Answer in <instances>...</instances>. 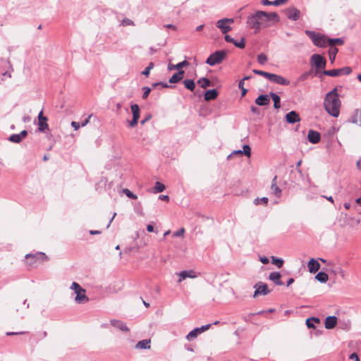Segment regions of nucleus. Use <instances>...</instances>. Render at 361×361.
Returning <instances> with one entry per match:
<instances>
[{"instance_id": "nucleus-1", "label": "nucleus", "mask_w": 361, "mask_h": 361, "mask_svg": "<svg viewBox=\"0 0 361 361\" xmlns=\"http://www.w3.org/2000/svg\"><path fill=\"white\" fill-rule=\"evenodd\" d=\"M279 20V16L275 12L267 13L259 11L250 15L247 17L246 23L249 28L255 29V32L257 33L262 27L268 26L269 21L278 22Z\"/></svg>"}, {"instance_id": "nucleus-2", "label": "nucleus", "mask_w": 361, "mask_h": 361, "mask_svg": "<svg viewBox=\"0 0 361 361\" xmlns=\"http://www.w3.org/2000/svg\"><path fill=\"white\" fill-rule=\"evenodd\" d=\"M342 86H336L326 94L324 99V107L326 111L333 117L337 118L340 114L341 102L338 94Z\"/></svg>"}, {"instance_id": "nucleus-3", "label": "nucleus", "mask_w": 361, "mask_h": 361, "mask_svg": "<svg viewBox=\"0 0 361 361\" xmlns=\"http://www.w3.org/2000/svg\"><path fill=\"white\" fill-rule=\"evenodd\" d=\"M305 34L311 39L315 46L326 47L328 45L329 39L325 35L311 30H305Z\"/></svg>"}, {"instance_id": "nucleus-4", "label": "nucleus", "mask_w": 361, "mask_h": 361, "mask_svg": "<svg viewBox=\"0 0 361 361\" xmlns=\"http://www.w3.org/2000/svg\"><path fill=\"white\" fill-rule=\"evenodd\" d=\"M71 289L73 290L76 296L75 301L78 304H84L89 301V298L86 296V290L82 288L80 284L76 282H73L71 286Z\"/></svg>"}, {"instance_id": "nucleus-5", "label": "nucleus", "mask_w": 361, "mask_h": 361, "mask_svg": "<svg viewBox=\"0 0 361 361\" xmlns=\"http://www.w3.org/2000/svg\"><path fill=\"white\" fill-rule=\"evenodd\" d=\"M226 52L225 50H218L209 56L206 60V63L214 66L221 63L226 58Z\"/></svg>"}, {"instance_id": "nucleus-6", "label": "nucleus", "mask_w": 361, "mask_h": 361, "mask_svg": "<svg viewBox=\"0 0 361 361\" xmlns=\"http://www.w3.org/2000/svg\"><path fill=\"white\" fill-rule=\"evenodd\" d=\"M234 22L233 18H222L219 20L216 23V26L221 30V32L223 34H226L230 30H231V27L230 26V24L233 23Z\"/></svg>"}, {"instance_id": "nucleus-7", "label": "nucleus", "mask_w": 361, "mask_h": 361, "mask_svg": "<svg viewBox=\"0 0 361 361\" xmlns=\"http://www.w3.org/2000/svg\"><path fill=\"white\" fill-rule=\"evenodd\" d=\"M212 326L211 324L203 325L201 327H197L192 330L188 333V334L186 336V339L189 341H192L195 340L198 335L201 334L204 331L208 330L210 326Z\"/></svg>"}, {"instance_id": "nucleus-8", "label": "nucleus", "mask_w": 361, "mask_h": 361, "mask_svg": "<svg viewBox=\"0 0 361 361\" xmlns=\"http://www.w3.org/2000/svg\"><path fill=\"white\" fill-rule=\"evenodd\" d=\"M254 288H255V291L253 295L254 298L257 297L258 295H266L270 293V290L267 288V284L262 282L257 283L254 286Z\"/></svg>"}, {"instance_id": "nucleus-9", "label": "nucleus", "mask_w": 361, "mask_h": 361, "mask_svg": "<svg viewBox=\"0 0 361 361\" xmlns=\"http://www.w3.org/2000/svg\"><path fill=\"white\" fill-rule=\"evenodd\" d=\"M47 117L43 115V111H41L38 114V130L44 133L49 130V125L47 123Z\"/></svg>"}, {"instance_id": "nucleus-10", "label": "nucleus", "mask_w": 361, "mask_h": 361, "mask_svg": "<svg viewBox=\"0 0 361 361\" xmlns=\"http://www.w3.org/2000/svg\"><path fill=\"white\" fill-rule=\"evenodd\" d=\"M267 79L269 80L271 82L279 85H288L290 84V80L282 77L281 75H279L274 73H269Z\"/></svg>"}, {"instance_id": "nucleus-11", "label": "nucleus", "mask_w": 361, "mask_h": 361, "mask_svg": "<svg viewBox=\"0 0 361 361\" xmlns=\"http://www.w3.org/2000/svg\"><path fill=\"white\" fill-rule=\"evenodd\" d=\"M311 63L317 68H324L326 66V59L319 54H313L311 56Z\"/></svg>"}, {"instance_id": "nucleus-12", "label": "nucleus", "mask_w": 361, "mask_h": 361, "mask_svg": "<svg viewBox=\"0 0 361 361\" xmlns=\"http://www.w3.org/2000/svg\"><path fill=\"white\" fill-rule=\"evenodd\" d=\"M287 18L290 20L296 21L300 18V11L295 7H290L286 11Z\"/></svg>"}, {"instance_id": "nucleus-13", "label": "nucleus", "mask_w": 361, "mask_h": 361, "mask_svg": "<svg viewBox=\"0 0 361 361\" xmlns=\"http://www.w3.org/2000/svg\"><path fill=\"white\" fill-rule=\"evenodd\" d=\"M179 279L178 280V283L182 282L183 280H185L187 278L190 279H195L197 277V274L195 271L192 269L190 270H186V271H182L178 274Z\"/></svg>"}, {"instance_id": "nucleus-14", "label": "nucleus", "mask_w": 361, "mask_h": 361, "mask_svg": "<svg viewBox=\"0 0 361 361\" xmlns=\"http://www.w3.org/2000/svg\"><path fill=\"white\" fill-rule=\"evenodd\" d=\"M27 135V131L22 130L18 134H13L8 137V140L14 143H20Z\"/></svg>"}, {"instance_id": "nucleus-15", "label": "nucleus", "mask_w": 361, "mask_h": 361, "mask_svg": "<svg viewBox=\"0 0 361 361\" xmlns=\"http://www.w3.org/2000/svg\"><path fill=\"white\" fill-rule=\"evenodd\" d=\"M307 138L310 142L317 144L320 141L321 135L317 131L310 130L308 132Z\"/></svg>"}, {"instance_id": "nucleus-16", "label": "nucleus", "mask_w": 361, "mask_h": 361, "mask_svg": "<svg viewBox=\"0 0 361 361\" xmlns=\"http://www.w3.org/2000/svg\"><path fill=\"white\" fill-rule=\"evenodd\" d=\"M276 179H277V176H275L271 181V185L270 187V192L271 194L274 195L276 197H280L281 196L282 191L277 186Z\"/></svg>"}, {"instance_id": "nucleus-17", "label": "nucleus", "mask_w": 361, "mask_h": 361, "mask_svg": "<svg viewBox=\"0 0 361 361\" xmlns=\"http://www.w3.org/2000/svg\"><path fill=\"white\" fill-rule=\"evenodd\" d=\"M286 121L288 123L293 124L300 121V116L295 111H291L286 115Z\"/></svg>"}, {"instance_id": "nucleus-18", "label": "nucleus", "mask_w": 361, "mask_h": 361, "mask_svg": "<svg viewBox=\"0 0 361 361\" xmlns=\"http://www.w3.org/2000/svg\"><path fill=\"white\" fill-rule=\"evenodd\" d=\"M337 324V317L336 316H328L325 319L324 326L326 329H331Z\"/></svg>"}, {"instance_id": "nucleus-19", "label": "nucleus", "mask_w": 361, "mask_h": 361, "mask_svg": "<svg viewBox=\"0 0 361 361\" xmlns=\"http://www.w3.org/2000/svg\"><path fill=\"white\" fill-rule=\"evenodd\" d=\"M255 102L259 106H267L270 103L269 95L260 94L257 98L255 99Z\"/></svg>"}, {"instance_id": "nucleus-20", "label": "nucleus", "mask_w": 361, "mask_h": 361, "mask_svg": "<svg viewBox=\"0 0 361 361\" xmlns=\"http://www.w3.org/2000/svg\"><path fill=\"white\" fill-rule=\"evenodd\" d=\"M188 65H189V63L186 60H184L183 61H181L177 64L169 63L168 65V70L169 71L178 70V71H183L182 68L185 66H188Z\"/></svg>"}, {"instance_id": "nucleus-21", "label": "nucleus", "mask_w": 361, "mask_h": 361, "mask_svg": "<svg viewBox=\"0 0 361 361\" xmlns=\"http://www.w3.org/2000/svg\"><path fill=\"white\" fill-rule=\"evenodd\" d=\"M310 273H316L320 268L319 263L314 259H311L307 264Z\"/></svg>"}, {"instance_id": "nucleus-22", "label": "nucleus", "mask_w": 361, "mask_h": 361, "mask_svg": "<svg viewBox=\"0 0 361 361\" xmlns=\"http://www.w3.org/2000/svg\"><path fill=\"white\" fill-rule=\"evenodd\" d=\"M111 324L117 328V329H119L120 330H121L122 331H125V332H128L129 331V329L127 327V326L123 323L121 321H119V320H116V319H113V320H111Z\"/></svg>"}, {"instance_id": "nucleus-23", "label": "nucleus", "mask_w": 361, "mask_h": 361, "mask_svg": "<svg viewBox=\"0 0 361 361\" xmlns=\"http://www.w3.org/2000/svg\"><path fill=\"white\" fill-rule=\"evenodd\" d=\"M184 73V71H179L176 72L169 78V82L170 83H177L180 82L183 78Z\"/></svg>"}, {"instance_id": "nucleus-24", "label": "nucleus", "mask_w": 361, "mask_h": 361, "mask_svg": "<svg viewBox=\"0 0 361 361\" xmlns=\"http://www.w3.org/2000/svg\"><path fill=\"white\" fill-rule=\"evenodd\" d=\"M218 96V92L215 89L209 90L204 93V100L210 101L215 99Z\"/></svg>"}, {"instance_id": "nucleus-25", "label": "nucleus", "mask_w": 361, "mask_h": 361, "mask_svg": "<svg viewBox=\"0 0 361 361\" xmlns=\"http://www.w3.org/2000/svg\"><path fill=\"white\" fill-rule=\"evenodd\" d=\"M269 279L272 281L276 285L281 286L283 284L281 280V274L279 272H271L269 274Z\"/></svg>"}, {"instance_id": "nucleus-26", "label": "nucleus", "mask_w": 361, "mask_h": 361, "mask_svg": "<svg viewBox=\"0 0 361 361\" xmlns=\"http://www.w3.org/2000/svg\"><path fill=\"white\" fill-rule=\"evenodd\" d=\"M135 348L137 349H149L150 348V340L149 339H144L140 341L135 345Z\"/></svg>"}, {"instance_id": "nucleus-27", "label": "nucleus", "mask_w": 361, "mask_h": 361, "mask_svg": "<svg viewBox=\"0 0 361 361\" xmlns=\"http://www.w3.org/2000/svg\"><path fill=\"white\" fill-rule=\"evenodd\" d=\"M320 319L317 317H310L306 319V325L309 329H314V324H319Z\"/></svg>"}, {"instance_id": "nucleus-28", "label": "nucleus", "mask_w": 361, "mask_h": 361, "mask_svg": "<svg viewBox=\"0 0 361 361\" xmlns=\"http://www.w3.org/2000/svg\"><path fill=\"white\" fill-rule=\"evenodd\" d=\"M269 96L274 101V107L276 109H279L281 107L280 97L274 92H270Z\"/></svg>"}, {"instance_id": "nucleus-29", "label": "nucleus", "mask_w": 361, "mask_h": 361, "mask_svg": "<svg viewBox=\"0 0 361 361\" xmlns=\"http://www.w3.org/2000/svg\"><path fill=\"white\" fill-rule=\"evenodd\" d=\"M324 74L331 77L341 75V68L324 71Z\"/></svg>"}, {"instance_id": "nucleus-30", "label": "nucleus", "mask_w": 361, "mask_h": 361, "mask_svg": "<svg viewBox=\"0 0 361 361\" xmlns=\"http://www.w3.org/2000/svg\"><path fill=\"white\" fill-rule=\"evenodd\" d=\"M315 279L321 283H326L329 279V276L327 274L320 271L315 276Z\"/></svg>"}, {"instance_id": "nucleus-31", "label": "nucleus", "mask_w": 361, "mask_h": 361, "mask_svg": "<svg viewBox=\"0 0 361 361\" xmlns=\"http://www.w3.org/2000/svg\"><path fill=\"white\" fill-rule=\"evenodd\" d=\"M197 83L202 88H207L212 85L211 81L207 78H201L197 80Z\"/></svg>"}, {"instance_id": "nucleus-32", "label": "nucleus", "mask_w": 361, "mask_h": 361, "mask_svg": "<svg viewBox=\"0 0 361 361\" xmlns=\"http://www.w3.org/2000/svg\"><path fill=\"white\" fill-rule=\"evenodd\" d=\"M185 87L190 91H194L195 88V83L193 80L186 79L183 80Z\"/></svg>"}, {"instance_id": "nucleus-33", "label": "nucleus", "mask_w": 361, "mask_h": 361, "mask_svg": "<svg viewBox=\"0 0 361 361\" xmlns=\"http://www.w3.org/2000/svg\"><path fill=\"white\" fill-rule=\"evenodd\" d=\"M132 114H133V118L139 119L140 118V109L139 106L136 104L131 105L130 106Z\"/></svg>"}, {"instance_id": "nucleus-34", "label": "nucleus", "mask_w": 361, "mask_h": 361, "mask_svg": "<svg viewBox=\"0 0 361 361\" xmlns=\"http://www.w3.org/2000/svg\"><path fill=\"white\" fill-rule=\"evenodd\" d=\"M344 43V41L341 38H334V39H329L328 45L332 47L335 44L342 45Z\"/></svg>"}, {"instance_id": "nucleus-35", "label": "nucleus", "mask_w": 361, "mask_h": 361, "mask_svg": "<svg viewBox=\"0 0 361 361\" xmlns=\"http://www.w3.org/2000/svg\"><path fill=\"white\" fill-rule=\"evenodd\" d=\"M338 50L337 48L334 47V48H331L329 51V59L331 61V63H334V60H335V58H336V56L338 53Z\"/></svg>"}, {"instance_id": "nucleus-36", "label": "nucleus", "mask_w": 361, "mask_h": 361, "mask_svg": "<svg viewBox=\"0 0 361 361\" xmlns=\"http://www.w3.org/2000/svg\"><path fill=\"white\" fill-rule=\"evenodd\" d=\"M338 267L335 266L334 263L331 262H328V268L326 269L327 271H330L334 273L335 275L338 274Z\"/></svg>"}, {"instance_id": "nucleus-37", "label": "nucleus", "mask_w": 361, "mask_h": 361, "mask_svg": "<svg viewBox=\"0 0 361 361\" xmlns=\"http://www.w3.org/2000/svg\"><path fill=\"white\" fill-rule=\"evenodd\" d=\"M165 189V185L160 183V182H156L155 185L154 187V192H161L164 191Z\"/></svg>"}, {"instance_id": "nucleus-38", "label": "nucleus", "mask_w": 361, "mask_h": 361, "mask_svg": "<svg viewBox=\"0 0 361 361\" xmlns=\"http://www.w3.org/2000/svg\"><path fill=\"white\" fill-rule=\"evenodd\" d=\"M267 203H268V198L266 197H264L262 198L257 197V198L255 199V200H254V204L255 205H258L260 204H263L266 205Z\"/></svg>"}, {"instance_id": "nucleus-39", "label": "nucleus", "mask_w": 361, "mask_h": 361, "mask_svg": "<svg viewBox=\"0 0 361 361\" xmlns=\"http://www.w3.org/2000/svg\"><path fill=\"white\" fill-rule=\"evenodd\" d=\"M267 56L264 54H259L257 56V61L259 64L263 65L267 61Z\"/></svg>"}, {"instance_id": "nucleus-40", "label": "nucleus", "mask_w": 361, "mask_h": 361, "mask_svg": "<svg viewBox=\"0 0 361 361\" xmlns=\"http://www.w3.org/2000/svg\"><path fill=\"white\" fill-rule=\"evenodd\" d=\"M123 193L129 198L130 199H133V200H136L137 198V195H135L134 193H133L130 190H129L128 189L126 188V189H123Z\"/></svg>"}, {"instance_id": "nucleus-41", "label": "nucleus", "mask_w": 361, "mask_h": 361, "mask_svg": "<svg viewBox=\"0 0 361 361\" xmlns=\"http://www.w3.org/2000/svg\"><path fill=\"white\" fill-rule=\"evenodd\" d=\"M271 259H272V264L276 265L278 267L280 268L283 266V259H279V258H276L273 256L271 257Z\"/></svg>"}, {"instance_id": "nucleus-42", "label": "nucleus", "mask_w": 361, "mask_h": 361, "mask_svg": "<svg viewBox=\"0 0 361 361\" xmlns=\"http://www.w3.org/2000/svg\"><path fill=\"white\" fill-rule=\"evenodd\" d=\"M243 155H245L247 157H250L251 155V149L249 145H245L243 147Z\"/></svg>"}, {"instance_id": "nucleus-43", "label": "nucleus", "mask_w": 361, "mask_h": 361, "mask_svg": "<svg viewBox=\"0 0 361 361\" xmlns=\"http://www.w3.org/2000/svg\"><path fill=\"white\" fill-rule=\"evenodd\" d=\"M121 25L123 26H128V25H134L135 24L132 20L126 18L122 20Z\"/></svg>"}, {"instance_id": "nucleus-44", "label": "nucleus", "mask_w": 361, "mask_h": 361, "mask_svg": "<svg viewBox=\"0 0 361 361\" xmlns=\"http://www.w3.org/2000/svg\"><path fill=\"white\" fill-rule=\"evenodd\" d=\"M252 72L257 75H262L266 78H268V76L269 75V73L268 72H265V71H259V70H257V69H253L252 70Z\"/></svg>"}, {"instance_id": "nucleus-45", "label": "nucleus", "mask_w": 361, "mask_h": 361, "mask_svg": "<svg viewBox=\"0 0 361 361\" xmlns=\"http://www.w3.org/2000/svg\"><path fill=\"white\" fill-rule=\"evenodd\" d=\"M234 45L236 47H238V48H240V49L244 48L245 46V39L244 38H241L240 42H238V41L235 40V42L234 43Z\"/></svg>"}, {"instance_id": "nucleus-46", "label": "nucleus", "mask_w": 361, "mask_h": 361, "mask_svg": "<svg viewBox=\"0 0 361 361\" xmlns=\"http://www.w3.org/2000/svg\"><path fill=\"white\" fill-rule=\"evenodd\" d=\"M142 90L144 91L142 94V99H147L151 92V88L149 87H144Z\"/></svg>"}, {"instance_id": "nucleus-47", "label": "nucleus", "mask_w": 361, "mask_h": 361, "mask_svg": "<svg viewBox=\"0 0 361 361\" xmlns=\"http://www.w3.org/2000/svg\"><path fill=\"white\" fill-rule=\"evenodd\" d=\"M161 86L162 88H168L170 86L166 82H155L152 85L153 87H156L157 86Z\"/></svg>"}, {"instance_id": "nucleus-48", "label": "nucleus", "mask_w": 361, "mask_h": 361, "mask_svg": "<svg viewBox=\"0 0 361 361\" xmlns=\"http://www.w3.org/2000/svg\"><path fill=\"white\" fill-rule=\"evenodd\" d=\"M342 75H348L351 73L352 70L350 67H344L341 68Z\"/></svg>"}, {"instance_id": "nucleus-49", "label": "nucleus", "mask_w": 361, "mask_h": 361, "mask_svg": "<svg viewBox=\"0 0 361 361\" xmlns=\"http://www.w3.org/2000/svg\"><path fill=\"white\" fill-rule=\"evenodd\" d=\"M185 233V229L183 228L176 231L173 233V235L176 237L183 236Z\"/></svg>"}, {"instance_id": "nucleus-50", "label": "nucleus", "mask_w": 361, "mask_h": 361, "mask_svg": "<svg viewBox=\"0 0 361 361\" xmlns=\"http://www.w3.org/2000/svg\"><path fill=\"white\" fill-rule=\"evenodd\" d=\"M310 75V72H305L300 76L299 80L301 81H304L308 78Z\"/></svg>"}, {"instance_id": "nucleus-51", "label": "nucleus", "mask_w": 361, "mask_h": 361, "mask_svg": "<svg viewBox=\"0 0 361 361\" xmlns=\"http://www.w3.org/2000/svg\"><path fill=\"white\" fill-rule=\"evenodd\" d=\"M288 1V0H275L273 1V6H279L281 4H286Z\"/></svg>"}, {"instance_id": "nucleus-52", "label": "nucleus", "mask_w": 361, "mask_h": 361, "mask_svg": "<svg viewBox=\"0 0 361 361\" xmlns=\"http://www.w3.org/2000/svg\"><path fill=\"white\" fill-rule=\"evenodd\" d=\"M224 39H225V40H226L227 42H230V43H232V44H234V43H235V40L233 38H232V37H231L230 35H226L224 36Z\"/></svg>"}, {"instance_id": "nucleus-53", "label": "nucleus", "mask_w": 361, "mask_h": 361, "mask_svg": "<svg viewBox=\"0 0 361 361\" xmlns=\"http://www.w3.org/2000/svg\"><path fill=\"white\" fill-rule=\"evenodd\" d=\"M71 125L75 130H78L81 126V125L76 121H72Z\"/></svg>"}, {"instance_id": "nucleus-54", "label": "nucleus", "mask_w": 361, "mask_h": 361, "mask_svg": "<svg viewBox=\"0 0 361 361\" xmlns=\"http://www.w3.org/2000/svg\"><path fill=\"white\" fill-rule=\"evenodd\" d=\"M350 359L353 360V361H360V358L355 353H353L350 355Z\"/></svg>"}, {"instance_id": "nucleus-55", "label": "nucleus", "mask_w": 361, "mask_h": 361, "mask_svg": "<svg viewBox=\"0 0 361 361\" xmlns=\"http://www.w3.org/2000/svg\"><path fill=\"white\" fill-rule=\"evenodd\" d=\"M137 121H138V119H136L135 118H133L131 120V121H130L129 126L133 128L137 124Z\"/></svg>"}, {"instance_id": "nucleus-56", "label": "nucleus", "mask_w": 361, "mask_h": 361, "mask_svg": "<svg viewBox=\"0 0 361 361\" xmlns=\"http://www.w3.org/2000/svg\"><path fill=\"white\" fill-rule=\"evenodd\" d=\"M234 154H241V155H243V150H241V149L235 150L228 156V157H231V156H233Z\"/></svg>"}, {"instance_id": "nucleus-57", "label": "nucleus", "mask_w": 361, "mask_h": 361, "mask_svg": "<svg viewBox=\"0 0 361 361\" xmlns=\"http://www.w3.org/2000/svg\"><path fill=\"white\" fill-rule=\"evenodd\" d=\"M25 334V332H23V331H20V332H11V331H8V332H6V335L7 336L20 335V334Z\"/></svg>"}, {"instance_id": "nucleus-58", "label": "nucleus", "mask_w": 361, "mask_h": 361, "mask_svg": "<svg viewBox=\"0 0 361 361\" xmlns=\"http://www.w3.org/2000/svg\"><path fill=\"white\" fill-rule=\"evenodd\" d=\"M250 109H251V111L254 114H259V110L257 106H251Z\"/></svg>"}, {"instance_id": "nucleus-59", "label": "nucleus", "mask_w": 361, "mask_h": 361, "mask_svg": "<svg viewBox=\"0 0 361 361\" xmlns=\"http://www.w3.org/2000/svg\"><path fill=\"white\" fill-rule=\"evenodd\" d=\"M259 260L263 264H267L269 263V259L266 257H260Z\"/></svg>"}, {"instance_id": "nucleus-60", "label": "nucleus", "mask_w": 361, "mask_h": 361, "mask_svg": "<svg viewBox=\"0 0 361 361\" xmlns=\"http://www.w3.org/2000/svg\"><path fill=\"white\" fill-rule=\"evenodd\" d=\"M273 1H270L269 0H262V4L264 5V6H271V5H273Z\"/></svg>"}, {"instance_id": "nucleus-61", "label": "nucleus", "mask_w": 361, "mask_h": 361, "mask_svg": "<svg viewBox=\"0 0 361 361\" xmlns=\"http://www.w3.org/2000/svg\"><path fill=\"white\" fill-rule=\"evenodd\" d=\"M159 199L164 201H169V197L168 195H161L159 196Z\"/></svg>"}, {"instance_id": "nucleus-62", "label": "nucleus", "mask_w": 361, "mask_h": 361, "mask_svg": "<svg viewBox=\"0 0 361 361\" xmlns=\"http://www.w3.org/2000/svg\"><path fill=\"white\" fill-rule=\"evenodd\" d=\"M164 27L166 28L173 29V30H176V26L172 24H166L164 25Z\"/></svg>"}, {"instance_id": "nucleus-63", "label": "nucleus", "mask_w": 361, "mask_h": 361, "mask_svg": "<svg viewBox=\"0 0 361 361\" xmlns=\"http://www.w3.org/2000/svg\"><path fill=\"white\" fill-rule=\"evenodd\" d=\"M149 72L150 71L149 68H145V69L142 72V74L147 77L149 75Z\"/></svg>"}, {"instance_id": "nucleus-64", "label": "nucleus", "mask_w": 361, "mask_h": 361, "mask_svg": "<svg viewBox=\"0 0 361 361\" xmlns=\"http://www.w3.org/2000/svg\"><path fill=\"white\" fill-rule=\"evenodd\" d=\"M90 116H88L82 123H81V126L82 127H84L90 121Z\"/></svg>"}]
</instances>
